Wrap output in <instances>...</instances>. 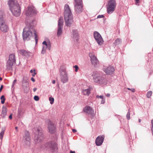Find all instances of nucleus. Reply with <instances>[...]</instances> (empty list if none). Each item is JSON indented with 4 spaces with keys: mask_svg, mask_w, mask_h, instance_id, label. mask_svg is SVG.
Wrapping results in <instances>:
<instances>
[{
    "mask_svg": "<svg viewBox=\"0 0 153 153\" xmlns=\"http://www.w3.org/2000/svg\"><path fill=\"white\" fill-rule=\"evenodd\" d=\"M126 118L128 120H129L130 119V113L129 112V109L128 110V111L127 113L126 114Z\"/></svg>",
    "mask_w": 153,
    "mask_h": 153,
    "instance_id": "32",
    "label": "nucleus"
},
{
    "mask_svg": "<svg viewBox=\"0 0 153 153\" xmlns=\"http://www.w3.org/2000/svg\"><path fill=\"white\" fill-rule=\"evenodd\" d=\"M26 22H27V24H26V26L23 29L22 33L23 39L24 41H28L34 37L36 44L38 42V38L36 31L33 26L27 20H26Z\"/></svg>",
    "mask_w": 153,
    "mask_h": 153,
    "instance_id": "1",
    "label": "nucleus"
},
{
    "mask_svg": "<svg viewBox=\"0 0 153 153\" xmlns=\"http://www.w3.org/2000/svg\"><path fill=\"white\" fill-rule=\"evenodd\" d=\"M82 93L84 95H88L90 93V90L89 88L84 89L82 91Z\"/></svg>",
    "mask_w": 153,
    "mask_h": 153,
    "instance_id": "24",
    "label": "nucleus"
},
{
    "mask_svg": "<svg viewBox=\"0 0 153 153\" xmlns=\"http://www.w3.org/2000/svg\"><path fill=\"white\" fill-rule=\"evenodd\" d=\"M152 127H153V119L151 120Z\"/></svg>",
    "mask_w": 153,
    "mask_h": 153,
    "instance_id": "47",
    "label": "nucleus"
},
{
    "mask_svg": "<svg viewBox=\"0 0 153 153\" xmlns=\"http://www.w3.org/2000/svg\"><path fill=\"white\" fill-rule=\"evenodd\" d=\"M9 119H11L12 118V114H10L9 116Z\"/></svg>",
    "mask_w": 153,
    "mask_h": 153,
    "instance_id": "44",
    "label": "nucleus"
},
{
    "mask_svg": "<svg viewBox=\"0 0 153 153\" xmlns=\"http://www.w3.org/2000/svg\"><path fill=\"white\" fill-rule=\"evenodd\" d=\"M2 80V78L0 77V80Z\"/></svg>",
    "mask_w": 153,
    "mask_h": 153,
    "instance_id": "53",
    "label": "nucleus"
},
{
    "mask_svg": "<svg viewBox=\"0 0 153 153\" xmlns=\"http://www.w3.org/2000/svg\"><path fill=\"white\" fill-rule=\"evenodd\" d=\"M42 44L46 46V48H48L49 51H50L51 50V45L50 41H48L47 42L45 41H44L42 42Z\"/></svg>",
    "mask_w": 153,
    "mask_h": 153,
    "instance_id": "22",
    "label": "nucleus"
},
{
    "mask_svg": "<svg viewBox=\"0 0 153 153\" xmlns=\"http://www.w3.org/2000/svg\"><path fill=\"white\" fill-rule=\"evenodd\" d=\"M19 52L21 55L26 57L29 56L31 53L24 49H21L19 50Z\"/></svg>",
    "mask_w": 153,
    "mask_h": 153,
    "instance_id": "21",
    "label": "nucleus"
},
{
    "mask_svg": "<svg viewBox=\"0 0 153 153\" xmlns=\"http://www.w3.org/2000/svg\"><path fill=\"white\" fill-rule=\"evenodd\" d=\"M31 81H32L33 82H35V79H34L33 78V77H32L31 79Z\"/></svg>",
    "mask_w": 153,
    "mask_h": 153,
    "instance_id": "42",
    "label": "nucleus"
},
{
    "mask_svg": "<svg viewBox=\"0 0 153 153\" xmlns=\"http://www.w3.org/2000/svg\"><path fill=\"white\" fill-rule=\"evenodd\" d=\"M105 102V100H103V99H102V100H101V104H104Z\"/></svg>",
    "mask_w": 153,
    "mask_h": 153,
    "instance_id": "39",
    "label": "nucleus"
},
{
    "mask_svg": "<svg viewBox=\"0 0 153 153\" xmlns=\"http://www.w3.org/2000/svg\"><path fill=\"white\" fill-rule=\"evenodd\" d=\"M128 89L131 91L132 92H134L135 91V89L134 88H128Z\"/></svg>",
    "mask_w": 153,
    "mask_h": 153,
    "instance_id": "38",
    "label": "nucleus"
},
{
    "mask_svg": "<svg viewBox=\"0 0 153 153\" xmlns=\"http://www.w3.org/2000/svg\"><path fill=\"white\" fill-rule=\"evenodd\" d=\"M104 17V16L103 15H99L97 16V18H100Z\"/></svg>",
    "mask_w": 153,
    "mask_h": 153,
    "instance_id": "37",
    "label": "nucleus"
},
{
    "mask_svg": "<svg viewBox=\"0 0 153 153\" xmlns=\"http://www.w3.org/2000/svg\"><path fill=\"white\" fill-rule=\"evenodd\" d=\"M48 128L49 132L51 134L55 133L56 130V126L50 121L48 122Z\"/></svg>",
    "mask_w": 153,
    "mask_h": 153,
    "instance_id": "16",
    "label": "nucleus"
},
{
    "mask_svg": "<svg viewBox=\"0 0 153 153\" xmlns=\"http://www.w3.org/2000/svg\"><path fill=\"white\" fill-rule=\"evenodd\" d=\"M33 131L35 133L34 139L36 143H37L41 142L44 138L42 128L39 127L35 128Z\"/></svg>",
    "mask_w": 153,
    "mask_h": 153,
    "instance_id": "5",
    "label": "nucleus"
},
{
    "mask_svg": "<svg viewBox=\"0 0 153 153\" xmlns=\"http://www.w3.org/2000/svg\"><path fill=\"white\" fill-rule=\"evenodd\" d=\"M0 99L1 100V103L3 104L4 103V101L5 100V98L4 96V95L1 96V97Z\"/></svg>",
    "mask_w": 153,
    "mask_h": 153,
    "instance_id": "29",
    "label": "nucleus"
},
{
    "mask_svg": "<svg viewBox=\"0 0 153 153\" xmlns=\"http://www.w3.org/2000/svg\"><path fill=\"white\" fill-rule=\"evenodd\" d=\"M92 76L94 81L95 83L102 85H105L107 83V79L101 72L94 71L93 73Z\"/></svg>",
    "mask_w": 153,
    "mask_h": 153,
    "instance_id": "2",
    "label": "nucleus"
},
{
    "mask_svg": "<svg viewBox=\"0 0 153 153\" xmlns=\"http://www.w3.org/2000/svg\"><path fill=\"white\" fill-rule=\"evenodd\" d=\"M64 17L66 25L71 26L73 23V20L72 13L68 4H66L64 7Z\"/></svg>",
    "mask_w": 153,
    "mask_h": 153,
    "instance_id": "3",
    "label": "nucleus"
},
{
    "mask_svg": "<svg viewBox=\"0 0 153 153\" xmlns=\"http://www.w3.org/2000/svg\"><path fill=\"white\" fill-rule=\"evenodd\" d=\"M103 71L107 74L110 75L113 73L115 71V69L113 66H109L108 67L104 68Z\"/></svg>",
    "mask_w": 153,
    "mask_h": 153,
    "instance_id": "15",
    "label": "nucleus"
},
{
    "mask_svg": "<svg viewBox=\"0 0 153 153\" xmlns=\"http://www.w3.org/2000/svg\"><path fill=\"white\" fill-rule=\"evenodd\" d=\"M46 148L49 149L52 152H57L58 147L57 143L54 141H51L45 144Z\"/></svg>",
    "mask_w": 153,
    "mask_h": 153,
    "instance_id": "10",
    "label": "nucleus"
},
{
    "mask_svg": "<svg viewBox=\"0 0 153 153\" xmlns=\"http://www.w3.org/2000/svg\"><path fill=\"white\" fill-rule=\"evenodd\" d=\"M94 36L99 45H101L103 41L100 34L97 32L95 31L94 33Z\"/></svg>",
    "mask_w": 153,
    "mask_h": 153,
    "instance_id": "13",
    "label": "nucleus"
},
{
    "mask_svg": "<svg viewBox=\"0 0 153 153\" xmlns=\"http://www.w3.org/2000/svg\"><path fill=\"white\" fill-rule=\"evenodd\" d=\"M72 131L73 132L75 133L76 132V129H73L72 130Z\"/></svg>",
    "mask_w": 153,
    "mask_h": 153,
    "instance_id": "48",
    "label": "nucleus"
},
{
    "mask_svg": "<svg viewBox=\"0 0 153 153\" xmlns=\"http://www.w3.org/2000/svg\"><path fill=\"white\" fill-rule=\"evenodd\" d=\"M73 38L74 41L76 40L77 42L79 37V35L77 31L75 30H73Z\"/></svg>",
    "mask_w": 153,
    "mask_h": 153,
    "instance_id": "23",
    "label": "nucleus"
},
{
    "mask_svg": "<svg viewBox=\"0 0 153 153\" xmlns=\"http://www.w3.org/2000/svg\"><path fill=\"white\" fill-rule=\"evenodd\" d=\"M89 56L91 58V60L92 64L94 66L96 67L99 63V61L97 57L95 56L94 54L90 53Z\"/></svg>",
    "mask_w": 153,
    "mask_h": 153,
    "instance_id": "14",
    "label": "nucleus"
},
{
    "mask_svg": "<svg viewBox=\"0 0 153 153\" xmlns=\"http://www.w3.org/2000/svg\"><path fill=\"white\" fill-rule=\"evenodd\" d=\"M36 74V73L35 72H34V73L33 74H32V75L33 76H34Z\"/></svg>",
    "mask_w": 153,
    "mask_h": 153,
    "instance_id": "45",
    "label": "nucleus"
},
{
    "mask_svg": "<svg viewBox=\"0 0 153 153\" xmlns=\"http://www.w3.org/2000/svg\"><path fill=\"white\" fill-rule=\"evenodd\" d=\"M96 98H100L102 99L103 98V97L102 95L99 96L98 95H97L96 96Z\"/></svg>",
    "mask_w": 153,
    "mask_h": 153,
    "instance_id": "36",
    "label": "nucleus"
},
{
    "mask_svg": "<svg viewBox=\"0 0 153 153\" xmlns=\"http://www.w3.org/2000/svg\"><path fill=\"white\" fill-rule=\"evenodd\" d=\"M7 113V108L6 107L3 106L2 108V114L4 115V116L6 115Z\"/></svg>",
    "mask_w": 153,
    "mask_h": 153,
    "instance_id": "26",
    "label": "nucleus"
},
{
    "mask_svg": "<svg viewBox=\"0 0 153 153\" xmlns=\"http://www.w3.org/2000/svg\"><path fill=\"white\" fill-rule=\"evenodd\" d=\"M105 136L104 135H100L97 137L95 140V144L97 146H101L103 142Z\"/></svg>",
    "mask_w": 153,
    "mask_h": 153,
    "instance_id": "17",
    "label": "nucleus"
},
{
    "mask_svg": "<svg viewBox=\"0 0 153 153\" xmlns=\"http://www.w3.org/2000/svg\"><path fill=\"white\" fill-rule=\"evenodd\" d=\"M74 68H75V71L76 72H77L79 69L78 66L77 65H75V66H74Z\"/></svg>",
    "mask_w": 153,
    "mask_h": 153,
    "instance_id": "33",
    "label": "nucleus"
},
{
    "mask_svg": "<svg viewBox=\"0 0 153 153\" xmlns=\"http://www.w3.org/2000/svg\"><path fill=\"white\" fill-rule=\"evenodd\" d=\"M4 132V130L2 129L1 132L0 133V138L2 140Z\"/></svg>",
    "mask_w": 153,
    "mask_h": 153,
    "instance_id": "28",
    "label": "nucleus"
},
{
    "mask_svg": "<svg viewBox=\"0 0 153 153\" xmlns=\"http://www.w3.org/2000/svg\"><path fill=\"white\" fill-rule=\"evenodd\" d=\"M83 111L88 114L92 115L94 114V111L92 108L89 106H86L83 109Z\"/></svg>",
    "mask_w": 153,
    "mask_h": 153,
    "instance_id": "20",
    "label": "nucleus"
},
{
    "mask_svg": "<svg viewBox=\"0 0 153 153\" xmlns=\"http://www.w3.org/2000/svg\"><path fill=\"white\" fill-rule=\"evenodd\" d=\"M49 100L50 101V103L51 104H52L53 103L54 99L53 97H50Z\"/></svg>",
    "mask_w": 153,
    "mask_h": 153,
    "instance_id": "30",
    "label": "nucleus"
},
{
    "mask_svg": "<svg viewBox=\"0 0 153 153\" xmlns=\"http://www.w3.org/2000/svg\"><path fill=\"white\" fill-rule=\"evenodd\" d=\"M0 29L1 31L4 33L7 32L9 29L8 26L3 23L2 21L1 20H0Z\"/></svg>",
    "mask_w": 153,
    "mask_h": 153,
    "instance_id": "18",
    "label": "nucleus"
},
{
    "mask_svg": "<svg viewBox=\"0 0 153 153\" xmlns=\"http://www.w3.org/2000/svg\"><path fill=\"white\" fill-rule=\"evenodd\" d=\"M46 52V48L44 46H43L42 47V51L41 53L42 54H44Z\"/></svg>",
    "mask_w": 153,
    "mask_h": 153,
    "instance_id": "31",
    "label": "nucleus"
},
{
    "mask_svg": "<svg viewBox=\"0 0 153 153\" xmlns=\"http://www.w3.org/2000/svg\"><path fill=\"white\" fill-rule=\"evenodd\" d=\"M75 11L77 13H80L82 11V0H74Z\"/></svg>",
    "mask_w": 153,
    "mask_h": 153,
    "instance_id": "9",
    "label": "nucleus"
},
{
    "mask_svg": "<svg viewBox=\"0 0 153 153\" xmlns=\"http://www.w3.org/2000/svg\"><path fill=\"white\" fill-rule=\"evenodd\" d=\"M70 153H75V152L74 151H70Z\"/></svg>",
    "mask_w": 153,
    "mask_h": 153,
    "instance_id": "51",
    "label": "nucleus"
},
{
    "mask_svg": "<svg viewBox=\"0 0 153 153\" xmlns=\"http://www.w3.org/2000/svg\"><path fill=\"white\" fill-rule=\"evenodd\" d=\"M152 91H148L146 94V96L148 98H150L152 94Z\"/></svg>",
    "mask_w": 153,
    "mask_h": 153,
    "instance_id": "27",
    "label": "nucleus"
},
{
    "mask_svg": "<svg viewBox=\"0 0 153 153\" xmlns=\"http://www.w3.org/2000/svg\"><path fill=\"white\" fill-rule=\"evenodd\" d=\"M3 86L2 85H1V87L0 88V92H1L3 88Z\"/></svg>",
    "mask_w": 153,
    "mask_h": 153,
    "instance_id": "41",
    "label": "nucleus"
},
{
    "mask_svg": "<svg viewBox=\"0 0 153 153\" xmlns=\"http://www.w3.org/2000/svg\"><path fill=\"white\" fill-rule=\"evenodd\" d=\"M141 121V120L140 119H139V122H140Z\"/></svg>",
    "mask_w": 153,
    "mask_h": 153,
    "instance_id": "52",
    "label": "nucleus"
},
{
    "mask_svg": "<svg viewBox=\"0 0 153 153\" xmlns=\"http://www.w3.org/2000/svg\"><path fill=\"white\" fill-rule=\"evenodd\" d=\"M121 42V40L120 39L117 38L115 41L113 43V45L114 46H116V45L120 44Z\"/></svg>",
    "mask_w": 153,
    "mask_h": 153,
    "instance_id": "25",
    "label": "nucleus"
},
{
    "mask_svg": "<svg viewBox=\"0 0 153 153\" xmlns=\"http://www.w3.org/2000/svg\"><path fill=\"white\" fill-rule=\"evenodd\" d=\"M56 82V81L55 80H53L52 81V83L54 84Z\"/></svg>",
    "mask_w": 153,
    "mask_h": 153,
    "instance_id": "50",
    "label": "nucleus"
},
{
    "mask_svg": "<svg viewBox=\"0 0 153 153\" xmlns=\"http://www.w3.org/2000/svg\"><path fill=\"white\" fill-rule=\"evenodd\" d=\"M34 72H35V69L33 70H30V72L31 73H34Z\"/></svg>",
    "mask_w": 153,
    "mask_h": 153,
    "instance_id": "40",
    "label": "nucleus"
},
{
    "mask_svg": "<svg viewBox=\"0 0 153 153\" xmlns=\"http://www.w3.org/2000/svg\"><path fill=\"white\" fill-rule=\"evenodd\" d=\"M59 76L61 81L62 83H66L68 82V74L65 69L62 66H61L60 68Z\"/></svg>",
    "mask_w": 153,
    "mask_h": 153,
    "instance_id": "7",
    "label": "nucleus"
},
{
    "mask_svg": "<svg viewBox=\"0 0 153 153\" xmlns=\"http://www.w3.org/2000/svg\"><path fill=\"white\" fill-rule=\"evenodd\" d=\"M23 137L24 140H25L27 141L26 144L29 145L30 139L29 133L28 131H24Z\"/></svg>",
    "mask_w": 153,
    "mask_h": 153,
    "instance_id": "19",
    "label": "nucleus"
},
{
    "mask_svg": "<svg viewBox=\"0 0 153 153\" xmlns=\"http://www.w3.org/2000/svg\"><path fill=\"white\" fill-rule=\"evenodd\" d=\"M16 62L15 56L13 53L9 54V59L6 63V70L8 71H12L13 64Z\"/></svg>",
    "mask_w": 153,
    "mask_h": 153,
    "instance_id": "6",
    "label": "nucleus"
},
{
    "mask_svg": "<svg viewBox=\"0 0 153 153\" xmlns=\"http://www.w3.org/2000/svg\"><path fill=\"white\" fill-rule=\"evenodd\" d=\"M37 90V88H34L33 89V91L34 92H35Z\"/></svg>",
    "mask_w": 153,
    "mask_h": 153,
    "instance_id": "49",
    "label": "nucleus"
},
{
    "mask_svg": "<svg viewBox=\"0 0 153 153\" xmlns=\"http://www.w3.org/2000/svg\"><path fill=\"white\" fill-rule=\"evenodd\" d=\"M115 0H108L107 7V11L108 14L112 13L116 7Z\"/></svg>",
    "mask_w": 153,
    "mask_h": 153,
    "instance_id": "8",
    "label": "nucleus"
},
{
    "mask_svg": "<svg viewBox=\"0 0 153 153\" xmlns=\"http://www.w3.org/2000/svg\"><path fill=\"white\" fill-rule=\"evenodd\" d=\"M16 81H17V80L16 79L14 80V81H13V83H12V88H13L14 87V85H15L16 83Z\"/></svg>",
    "mask_w": 153,
    "mask_h": 153,
    "instance_id": "35",
    "label": "nucleus"
},
{
    "mask_svg": "<svg viewBox=\"0 0 153 153\" xmlns=\"http://www.w3.org/2000/svg\"><path fill=\"white\" fill-rule=\"evenodd\" d=\"M34 99L35 100H36V101H37L39 100V98L38 96H34Z\"/></svg>",
    "mask_w": 153,
    "mask_h": 153,
    "instance_id": "34",
    "label": "nucleus"
},
{
    "mask_svg": "<svg viewBox=\"0 0 153 153\" xmlns=\"http://www.w3.org/2000/svg\"><path fill=\"white\" fill-rule=\"evenodd\" d=\"M106 96L107 97H109L110 96V94H106Z\"/></svg>",
    "mask_w": 153,
    "mask_h": 153,
    "instance_id": "46",
    "label": "nucleus"
},
{
    "mask_svg": "<svg viewBox=\"0 0 153 153\" xmlns=\"http://www.w3.org/2000/svg\"><path fill=\"white\" fill-rule=\"evenodd\" d=\"M15 129H17V127H15Z\"/></svg>",
    "mask_w": 153,
    "mask_h": 153,
    "instance_id": "54",
    "label": "nucleus"
},
{
    "mask_svg": "<svg viewBox=\"0 0 153 153\" xmlns=\"http://www.w3.org/2000/svg\"><path fill=\"white\" fill-rule=\"evenodd\" d=\"M63 20L62 17H60L59 18L58 23V29L57 32V36H60L62 33V28L63 27Z\"/></svg>",
    "mask_w": 153,
    "mask_h": 153,
    "instance_id": "11",
    "label": "nucleus"
},
{
    "mask_svg": "<svg viewBox=\"0 0 153 153\" xmlns=\"http://www.w3.org/2000/svg\"><path fill=\"white\" fill-rule=\"evenodd\" d=\"M8 3L13 15L16 16H19L20 14L21 10L19 4L16 0H9Z\"/></svg>",
    "mask_w": 153,
    "mask_h": 153,
    "instance_id": "4",
    "label": "nucleus"
},
{
    "mask_svg": "<svg viewBox=\"0 0 153 153\" xmlns=\"http://www.w3.org/2000/svg\"><path fill=\"white\" fill-rule=\"evenodd\" d=\"M37 13L36 10L33 6H29L26 10L25 14L27 17H30Z\"/></svg>",
    "mask_w": 153,
    "mask_h": 153,
    "instance_id": "12",
    "label": "nucleus"
},
{
    "mask_svg": "<svg viewBox=\"0 0 153 153\" xmlns=\"http://www.w3.org/2000/svg\"><path fill=\"white\" fill-rule=\"evenodd\" d=\"M136 2V4L137 5L138 4L139 1V0H135Z\"/></svg>",
    "mask_w": 153,
    "mask_h": 153,
    "instance_id": "43",
    "label": "nucleus"
}]
</instances>
